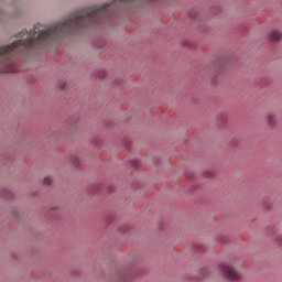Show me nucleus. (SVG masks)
<instances>
[{
  "mask_svg": "<svg viewBox=\"0 0 282 282\" xmlns=\"http://www.w3.org/2000/svg\"><path fill=\"white\" fill-rule=\"evenodd\" d=\"M267 118L269 127H274V124H276V117H274L273 113H269Z\"/></svg>",
  "mask_w": 282,
  "mask_h": 282,
  "instance_id": "3",
  "label": "nucleus"
},
{
  "mask_svg": "<svg viewBox=\"0 0 282 282\" xmlns=\"http://www.w3.org/2000/svg\"><path fill=\"white\" fill-rule=\"evenodd\" d=\"M120 278H121V279H124V275H123V274H121V275H120Z\"/></svg>",
  "mask_w": 282,
  "mask_h": 282,
  "instance_id": "7",
  "label": "nucleus"
},
{
  "mask_svg": "<svg viewBox=\"0 0 282 282\" xmlns=\"http://www.w3.org/2000/svg\"><path fill=\"white\" fill-rule=\"evenodd\" d=\"M220 270L227 279H230L231 281H239L241 279V274L235 270V268L230 264H220Z\"/></svg>",
  "mask_w": 282,
  "mask_h": 282,
  "instance_id": "1",
  "label": "nucleus"
},
{
  "mask_svg": "<svg viewBox=\"0 0 282 282\" xmlns=\"http://www.w3.org/2000/svg\"><path fill=\"white\" fill-rule=\"evenodd\" d=\"M282 33L279 31H272L270 33V41L271 43H276V41H281Z\"/></svg>",
  "mask_w": 282,
  "mask_h": 282,
  "instance_id": "2",
  "label": "nucleus"
},
{
  "mask_svg": "<svg viewBox=\"0 0 282 282\" xmlns=\"http://www.w3.org/2000/svg\"><path fill=\"white\" fill-rule=\"evenodd\" d=\"M210 175H212L210 172H207L204 174L205 177H210Z\"/></svg>",
  "mask_w": 282,
  "mask_h": 282,
  "instance_id": "5",
  "label": "nucleus"
},
{
  "mask_svg": "<svg viewBox=\"0 0 282 282\" xmlns=\"http://www.w3.org/2000/svg\"><path fill=\"white\" fill-rule=\"evenodd\" d=\"M44 184H52V177H45Z\"/></svg>",
  "mask_w": 282,
  "mask_h": 282,
  "instance_id": "4",
  "label": "nucleus"
},
{
  "mask_svg": "<svg viewBox=\"0 0 282 282\" xmlns=\"http://www.w3.org/2000/svg\"><path fill=\"white\" fill-rule=\"evenodd\" d=\"M0 17H3V10L0 9Z\"/></svg>",
  "mask_w": 282,
  "mask_h": 282,
  "instance_id": "6",
  "label": "nucleus"
}]
</instances>
